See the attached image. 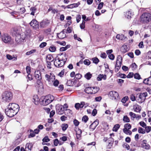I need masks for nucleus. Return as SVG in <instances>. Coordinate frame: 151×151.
Listing matches in <instances>:
<instances>
[{
    "mask_svg": "<svg viewBox=\"0 0 151 151\" xmlns=\"http://www.w3.org/2000/svg\"><path fill=\"white\" fill-rule=\"evenodd\" d=\"M56 113L58 114L61 115L64 112V108L62 105H58L56 107Z\"/></svg>",
    "mask_w": 151,
    "mask_h": 151,
    "instance_id": "obj_12",
    "label": "nucleus"
},
{
    "mask_svg": "<svg viewBox=\"0 0 151 151\" xmlns=\"http://www.w3.org/2000/svg\"><path fill=\"white\" fill-rule=\"evenodd\" d=\"M143 83L147 85H151V83L150 82L148 78L145 79L144 80Z\"/></svg>",
    "mask_w": 151,
    "mask_h": 151,
    "instance_id": "obj_44",
    "label": "nucleus"
},
{
    "mask_svg": "<svg viewBox=\"0 0 151 151\" xmlns=\"http://www.w3.org/2000/svg\"><path fill=\"white\" fill-rule=\"evenodd\" d=\"M5 112L6 115L10 117H12L15 115L14 113V112L12 109H9L8 107L7 108L5 109Z\"/></svg>",
    "mask_w": 151,
    "mask_h": 151,
    "instance_id": "obj_14",
    "label": "nucleus"
},
{
    "mask_svg": "<svg viewBox=\"0 0 151 151\" xmlns=\"http://www.w3.org/2000/svg\"><path fill=\"white\" fill-rule=\"evenodd\" d=\"M145 130L147 133L150 132L151 130V127L150 126H146L145 127Z\"/></svg>",
    "mask_w": 151,
    "mask_h": 151,
    "instance_id": "obj_49",
    "label": "nucleus"
},
{
    "mask_svg": "<svg viewBox=\"0 0 151 151\" xmlns=\"http://www.w3.org/2000/svg\"><path fill=\"white\" fill-rule=\"evenodd\" d=\"M129 115L131 117V119L132 120H134L136 117V114L132 112H130L129 113Z\"/></svg>",
    "mask_w": 151,
    "mask_h": 151,
    "instance_id": "obj_41",
    "label": "nucleus"
},
{
    "mask_svg": "<svg viewBox=\"0 0 151 151\" xmlns=\"http://www.w3.org/2000/svg\"><path fill=\"white\" fill-rule=\"evenodd\" d=\"M36 51V49H32L30 50V51L27 52L26 54V55H29L35 53Z\"/></svg>",
    "mask_w": 151,
    "mask_h": 151,
    "instance_id": "obj_33",
    "label": "nucleus"
},
{
    "mask_svg": "<svg viewBox=\"0 0 151 151\" xmlns=\"http://www.w3.org/2000/svg\"><path fill=\"white\" fill-rule=\"evenodd\" d=\"M82 101L80 103H76L75 104V107L77 110H78L80 108H83V106L82 105Z\"/></svg>",
    "mask_w": 151,
    "mask_h": 151,
    "instance_id": "obj_24",
    "label": "nucleus"
},
{
    "mask_svg": "<svg viewBox=\"0 0 151 151\" xmlns=\"http://www.w3.org/2000/svg\"><path fill=\"white\" fill-rule=\"evenodd\" d=\"M88 117L87 116H84L82 118V120L83 121H84L85 123H86L87 122V121L88 120Z\"/></svg>",
    "mask_w": 151,
    "mask_h": 151,
    "instance_id": "obj_50",
    "label": "nucleus"
},
{
    "mask_svg": "<svg viewBox=\"0 0 151 151\" xmlns=\"http://www.w3.org/2000/svg\"><path fill=\"white\" fill-rule=\"evenodd\" d=\"M142 147L146 150H148L150 149V146L147 143V141L145 140H143L141 144Z\"/></svg>",
    "mask_w": 151,
    "mask_h": 151,
    "instance_id": "obj_13",
    "label": "nucleus"
},
{
    "mask_svg": "<svg viewBox=\"0 0 151 151\" xmlns=\"http://www.w3.org/2000/svg\"><path fill=\"white\" fill-rule=\"evenodd\" d=\"M92 87H88L86 88L84 91L88 94H92Z\"/></svg>",
    "mask_w": 151,
    "mask_h": 151,
    "instance_id": "obj_23",
    "label": "nucleus"
},
{
    "mask_svg": "<svg viewBox=\"0 0 151 151\" xmlns=\"http://www.w3.org/2000/svg\"><path fill=\"white\" fill-rule=\"evenodd\" d=\"M43 142H47L50 141L48 136H46L42 139Z\"/></svg>",
    "mask_w": 151,
    "mask_h": 151,
    "instance_id": "obj_48",
    "label": "nucleus"
},
{
    "mask_svg": "<svg viewBox=\"0 0 151 151\" xmlns=\"http://www.w3.org/2000/svg\"><path fill=\"white\" fill-rule=\"evenodd\" d=\"M130 98L132 101H136V96H135L134 94H132L130 95Z\"/></svg>",
    "mask_w": 151,
    "mask_h": 151,
    "instance_id": "obj_45",
    "label": "nucleus"
},
{
    "mask_svg": "<svg viewBox=\"0 0 151 151\" xmlns=\"http://www.w3.org/2000/svg\"><path fill=\"white\" fill-rule=\"evenodd\" d=\"M85 21H83L82 23L80 24V27L81 29H83L85 28Z\"/></svg>",
    "mask_w": 151,
    "mask_h": 151,
    "instance_id": "obj_55",
    "label": "nucleus"
},
{
    "mask_svg": "<svg viewBox=\"0 0 151 151\" xmlns=\"http://www.w3.org/2000/svg\"><path fill=\"white\" fill-rule=\"evenodd\" d=\"M108 57L111 60H113L114 59L115 56L113 54H110L108 55Z\"/></svg>",
    "mask_w": 151,
    "mask_h": 151,
    "instance_id": "obj_63",
    "label": "nucleus"
},
{
    "mask_svg": "<svg viewBox=\"0 0 151 151\" xmlns=\"http://www.w3.org/2000/svg\"><path fill=\"white\" fill-rule=\"evenodd\" d=\"M99 124V120L96 119L90 125L91 128L92 130H93L96 128Z\"/></svg>",
    "mask_w": 151,
    "mask_h": 151,
    "instance_id": "obj_17",
    "label": "nucleus"
},
{
    "mask_svg": "<svg viewBox=\"0 0 151 151\" xmlns=\"http://www.w3.org/2000/svg\"><path fill=\"white\" fill-rule=\"evenodd\" d=\"M97 80L98 81H100L103 79L104 80H106V75H103L102 74H99L98 76L97 77Z\"/></svg>",
    "mask_w": 151,
    "mask_h": 151,
    "instance_id": "obj_22",
    "label": "nucleus"
},
{
    "mask_svg": "<svg viewBox=\"0 0 151 151\" xmlns=\"http://www.w3.org/2000/svg\"><path fill=\"white\" fill-rule=\"evenodd\" d=\"M92 94H95L99 90V87H92Z\"/></svg>",
    "mask_w": 151,
    "mask_h": 151,
    "instance_id": "obj_29",
    "label": "nucleus"
},
{
    "mask_svg": "<svg viewBox=\"0 0 151 151\" xmlns=\"http://www.w3.org/2000/svg\"><path fill=\"white\" fill-rule=\"evenodd\" d=\"M40 101V99L37 95H35L34 96L32 101L34 103V104L36 105H38L39 101Z\"/></svg>",
    "mask_w": 151,
    "mask_h": 151,
    "instance_id": "obj_19",
    "label": "nucleus"
},
{
    "mask_svg": "<svg viewBox=\"0 0 151 151\" xmlns=\"http://www.w3.org/2000/svg\"><path fill=\"white\" fill-rule=\"evenodd\" d=\"M11 15L13 16L14 17L16 18H18V17L19 12H17L14 11L10 13Z\"/></svg>",
    "mask_w": 151,
    "mask_h": 151,
    "instance_id": "obj_27",
    "label": "nucleus"
},
{
    "mask_svg": "<svg viewBox=\"0 0 151 151\" xmlns=\"http://www.w3.org/2000/svg\"><path fill=\"white\" fill-rule=\"evenodd\" d=\"M65 32L64 30H63L60 33H58L57 36L58 38L60 39H62L65 38L66 37V35Z\"/></svg>",
    "mask_w": 151,
    "mask_h": 151,
    "instance_id": "obj_20",
    "label": "nucleus"
},
{
    "mask_svg": "<svg viewBox=\"0 0 151 151\" xmlns=\"http://www.w3.org/2000/svg\"><path fill=\"white\" fill-rule=\"evenodd\" d=\"M53 81V84L54 86L55 87L57 86L59 84V82L57 80H56L55 81L54 80Z\"/></svg>",
    "mask_w": 151,
    "mask_h": 151,
    "instance_id": "obj_60",
    "label": "nucleus"
},
{
    "mask_svg": "<svg viewBox=\"0 0 151 151\" xmlns=\"http://www.w3.org/2000/svg\"><path fill=\"white\" fill-rule=\"evenodd\" d=\"M82 131L81 130L78 129V131H77L76 133V138L78 139H80Z\"/></svg>",
    "mask_w": 151,
    "mask_h": 151,
    "instance_id": "obj_28",
    "label": "nucleus"
},
{
    "mask_svg": "<svg viewBox=\"0 0 151 151\" xmlns=\"http://www.w3.org/2000/svg\"><path fill=\"white\" fill-rule=\"evenodd\" d=\"M84 63L86 65H88L90 64V62L88 60H85L84 61Z\"/></svg>",
    "mask_w": 151,
    "mask_h": 151,
    "instance_id": "obj_62",
    "label": "nucleus"
},
{
    "mask_svg": "<svg viewBox=\"0 0 151 151\" xmlns=\"http://www.w3.org/2000/svg\"><path fill=\"white\" fill-rule=\"evenodd\" d=\"M147 95V92L137 94L136 95V101L139 104H141L145 101Z\"/></svg>",
    "mask_w": 151,
    "mask_h": 151,
    "instance_id": "obj_6",
    "label": "nucleus"
},
{
    "mask_svg": "<svg viewBox=\"0 0 151 151\" xmlns=\"http://www.w3.org/2000/svg\"><path fill=\"white\" fill-rule=\"evenodd\" d=\"M123 131L124 132L127 134L131 135L132 132L131 131L129 130V129H123Z\"/></svg>",
    "mask_w": 151,
    "mask_h": 151,
    "instance_id": "obj_37",
    "label": "nucleus"
},
{
    "mask_svg": "<svg viewBox=\"0 0 151 151\" xmlns=\"http://www.w3.org/2000/svg\"><path fill=\"white\" fill-rule=\"evenodd\" d=\"M82 75L79 73L76 74L75 76V78L77 79H80L82 77Z\"/></svg>",
    "mask_w": 151,
    "mask_h": 151,
    "instance_id": "obj_51",
    "label": "nucleus"
},
{
    "mask_svg": "<svg viewBox=\"0 0 151 151\" xmlns=\"http://www.w3.org/2000/svg\"><path fill=\"white\" fill-rule=\"evenodd\" d=\"M141 21L144 23L149 22L151 20V14L149 13H145L141 16Z\"/></svg>",
    "mask_w": 151,
    "mask_h": 151,
    "instance_id": "obj_5",
    "label": "nucleus"
},
{
    "mask_svg": "<svg viewBox=\"0 0 151 151\" xmlns=\"http://www.w3.org/2000/svg\"><path fill=\"white\" fill-rule=\"evenodd\" d=\"M6 56L7 59L9 60H12L13 61H16L17 60V57L15 56L13 57L9 54L7 55Z\"/></svg>",
    "mask_w": 151,
    "mask_h": 151,
    "instance_id": "obj_25",
    "label": "nucleus"
},
{
    "mask_svg": "<svg viewBox=\"0 0 151 151\" xmlns=\"http://www.w3.org/2000/svg\"><path fill=\"white\" fill-rule=\"evenodd\" d=\"M64 69L62 70L59 73L58 75L61 77H63L64 74Z\"/></svg>",
    "mask_w": 151,
    "mask_h": 151,
    "instance_id": "obj_64",
    "label": "nucleus"
},
{
    "mask_svg": "<svg viewBox=\"0 0 151 151\" xmlns=\"http://www.w3.org/2000/svg\"><path fill=\"white\" fill-rule=\"evenodd\" d=\"M129 98L127 96L124 97L121 100V102L123 103H125L126 101L128 100Z\"/></svg>",
    "mask_w": 151,
    "mask_h": 151,
    "instance_id": "obj_46",
    "label": "nucleus"
},
{
    "mask_svg": "<svg viewBox=\"0 0 151 151\" xmlns=\"http://www.w3.org/2000/svg\"><path fill=\"white\" fill-rule=\"evenodd\" d=\"M26 69L27 73L28 74H30L31 70L30 66H27Z\"/></svg>",
    "mask_w": 151,
    "mask_h": 151,
    "instance_id": "obj_59",
    "label": "nucleus"
},
{
    "mask_svg": "<svg viewBox=\"0 0 151 151\" xmlns=\"http://www.w3.org/2000/svg\"><path fill=\"white\" fill-rule=\"evenodd\" d=\"M12 94L11 92L6 91L2 94V99L4 101L9 102L12 99Z\"/></svg>",
    "mask_w": 151,
    "mask_h": 151,
    "instance_id": "obj_4",
    "label": "nucleus"
},
{
    "mask_svg": "<svg viewBox=\"0 0 151 151\" xmlns=\"http://www.w3.org/2000/svg\"><path fill=\"white\" fill-rule=\"evenodd\" d=\"M104 5V3L103 2L100 3L98 5L97 9H101L102 8Z\"/></svg>",
    "mask_w": 151,
    "mask_h": 151,
    "instance_id": "obj_57",
    "label": "nucleus"
},
{
    "mask_svg": "<svg viewBox=\"0 0 151 151\" xmlns=\"http://www.w3.org/2000/svg\"><path fill=\"white\" fill-rule=\"evenodd\" d=\"M56 50V48L54 45L51 46L49 48V51L52 52H55Z\"/></svg>",
    "mask_w": 151,
    "mask_h": 151,
    "instance_id": "obj_43",
    "label": "nucleus"
},
{
    "mask_svg": "<svg viewBox=\"0 0 151 151\" xmlns=\"http://www.w3.org/2000/svg\"><path fill=\"white\" fill-rule=\"evenodd\" d=\"M68 124L66 123L63 124L61 126L62 129L63 131H65L68 127Z\"/></svg>",
    "mask_w": 151,
    "mask_h": 151,
    "instance_id": "obj_31",
    "label": "nucleus"
},
{
    "mask_svg": "<svg viewBox=\"0 0 151 151\" xmlns=\"http://www.w3.org/2000/svg\"><path fill=\"white\" fill-rule=\"evenodd\" d=\"M92 60L93 63L96 64H97L99 61V59L96 57L93 58L92 59Z\"/></svg>",
    "mask_w": 151,
    "mask_h": 151,
    "instance_id": "obj_36",
    "label": "nucleus"
},
{
    "mask_svg": "<svg viewBox=\"0 0 151 151\" xmlns=\"http://www.w3.org/2000/svg\"><path fill=\"white\" fill-rule=\"evenodd\" d=\"M29 24L33 28L35 29H37L39 28V23L35 19H33Z\"/></svg>",
    "mask_w": 151,
    "mask_h": 151,
    "instance_id": "obj_11",
    "label": "nucleus"
},
{
    "mask_svg": "<svg viewBox=\"0 0 151 151\" xmlns=\"http://www.w3.org/2000/svg\"><path fill=\"white\" fill-rule=\"evenodd\" d=\"M109 96L111 97L112 99H116L118 97L119 95L116 91H112L109 92Z\"/></svg>",
    "mask_w": 151,
    "mask_h": 151,
    "instance_id": "obj_16",
    "label": "nucleus"
},
{
    "mask_svg": "<svg viewBox=\"0 0 151 151\" xmlns=\"http://www.w3.org/2000/svg\"><path fill=\"white\" fill-rule=\"evenodd\" d=\"M123 120L124 122L128 123L130 122L129 118L127 115L123 116Z\"/></svg>",
    "mask_w": 151,
    "mask_h": 151,
    "instance_id": "obj_32",
    "label": "nucleus"
},
{
    "mask_svg": "<svg viewBox=\"0 0 151 151\" xmlns=\"http://www.w3.org/2000/svg\"><path fill=\"white\" fill-rule=\"evenodd\" d=\"M2 41L6 43L9 44L12 41L11 36L8 34H4L1 36Z\"/></svg>",
    "mask_w": 151,
    "mask_h": 151,
    "instance_id": "obj_9",
    "label": "nucleus"
},
{
    "mask_svg": "<svg viewBox=\"0 0 151 151\" xmlns=\"http://www.w3.org/2000/svg\"><path fill=\"white\" fill-rule=\"evenodd\" d=\"M45 78L49 84H51L55 79V76L51 73L49 74H46L45 76Z\"/></svg>",
    "mask_w": 151,
    "mask_h": 151,
    "instance_id": "obj_8",
    "label": "nucleus"
},
{
    "mask_svg": "<svg viewBox=\"0 0 151 151\" xmlns=\"http://www.w3.org/2000/svg\"><path fill=\"white\" fill-rule=\"evenodd\" d=\"M52 11V13L53 14H55V13H57L58 12V11L57 9H53L52 8H50L48 9V11H49L50 10Z\"/></svg>",
    "mask_w": 151,
    "mask_h": 151,
    "instance_id": "obj_54",
    "label": "nucleus"
},
{
    "mask_svg": "<svg viewBox=\"0 0 151 151\" xmlns=\"http://www.w3.org/2000/svg\"><path fill=\"white\" fill-rule=\"evenodd\" d=\"M54 99V96L51 95L42 97L40 99V103L42 105L46 106L52 101Z\"/></svg>",
    "mask_w": 151,
    "mask_h": 151,
    "instance_id": "obj_3",
    "label": "nucleus"
},
{
    "mask_svg": "<svg viewBox=\"0 0 151 151\" xmlns=\"http://www.w3.org/2000/svg\"><path fill=\"white\" fill-rule=\"evenodd\" d=\"M120 127V125L118 124L115 125L113 128V131L115 132H117Z\"/></svg>",
    "mask_w": 151,
    "mask_h": 151,
    "instance_id": "obj_35",
    "label": "nucleus"
},
{
    "mask_svg": "<svg viewBox=\"0 0 151 151\" xmlns=\"http://www.w3.org/2000/svg\"><path fill=\"white\" fill-rule=\"evenodd\" d=\"M139 124L143 128H145L146 126V124L143 122H139Z\"/></svg>",
    "mask_w": 151,
    "mask_h": 151,
    "instance_id": "obj_58",
    "label": "nucleus"
},
{
    "mask_svg": "<svg viewBox=\"0 0 151 151\" xmlns=\"http://www.w3.org/2000/svg\"><path fill=\"white\" fill-rule=\"evenodd\" d=\"M128 51V48L127 46L125 45H123L121 49V51L122 52L125 53Z\"/></svg>",
    "mask_w": 151,
    "mask_h": 151,
    "instance_id": "obj_26",
    "label": "nucleus"
},
{
    "mask_svg": "<svg viewBox=\"0 0 151 151\" xmlns=\"http://www.w3.org/2000/svg\"><path fill=\"white\" fill-rule=\"evenodd\" d=\"M138 132L139 133L142 134H144L145 132V130L144 129L141 127L139 128Z\"/></svg>",
    "mask_w": 151,
    "mask_h": 151,
    "instance_id": "obj_42",
    "label": "nucleus"
},
{
    "mask_svg": "<svg viewBox=\"0 0 151 151\" xmlns=\"http://www.w3.org/2000/svg\"><path fill=\"white\" fill-rule=\"evenodd\" d=\"M92 76V75L90 72L87 73L84 75L85 78L88 80H90Z\"/></svg>",
    "mask_w": 151,
    "mask_h": 151,
    "instance_id": "obj_30",
    "label": "nucleus"
},
{
    "mask_svg": "<svg viewBox=\"0 0 151 151\" xmlns=\"http://www.w3.org/2000/svg\"><path fill=\"white\" fill-rule=\"evenodd\" d=\"M67 58V57L65 53L59 54L54 60V65L57 67H61L66 62Z\"/></svg>",
    "mask_w": 151,
    "mask_h": 151,
    "instance_id": "obj_1",
    "label": "nucleus"
},
{
    "mask_svg": "<svg viewBox=\"0 0 151 151\" xmlns=\"http://www.w3.org/2000/svg\"><path fill=\"white\" fill-rule=\"evenodd\" d=\"M122 56L119 55L118 56L117 58L116 65L115 66L116 71H118L122 65Z\"/></svg>",
    "mask_w": 151,
    "mask_h": 151,
    "instance_id": "obj_10",
    "label": "nucleus"
},
{
    "mask_svg": "<svg viewBox=\"0 0 151 151\" xmlns=\"http://www.w3.org/2000/svg\"><path fill=\"white\" fill-rule=\"evenodd\" d=\"M59 143V141L58 139H54V145L55 146H57L58 145V144Z\"/></svg>",
    "mask_w": 151,
    "mask_h": 151,
    "instance_id": "obj_61",
    "label": "nucleus"
},
{
    "mask_svg": "<svg viewBox=\"0 0 151 151\" xmlns=\"http://www.w3.org/2000/svg\"><path fill=\"white\" fill-rule=\"evenodd\" d=\"M73 123L75 126L77 127L79 125V122L78 121V120H77L76 119H74L73 120Z\"/></svg>",
    "mask_w": 151,
    "mask_h": 151,
    "instance_id": "obj_53",
    "label": "nucleus"
},
{
    "mask_svg": "<svg viewBox=\"0 0 151 151\" xmlns=\"http://www.w3.org/2000/svg\"><path fill=\"white\" fill-rule=\"evenodd\" d=\"M124 129H130L131 128V126L130 124L129 123H127L124 125Z\"/></svg>",
    "mask_w": 151,
    "mask_h": 151,
    "instance_id": "obj_40",
    "label": "nucleus"
},
{
    "mask_svg": "<svg viewBox=\"0 0 151 151\" xmlns=\"http://www.w3.org/2000/svg\"><path fill=\"white\" fill-rule=\"evenodd\" d=\"M34 76L35 78L37 80L42 79L41 73L40 71H36L35 73Z\"/></svg>",
    "mask_w": 151,
    "mask_h": 151,
    "instance_id": "obj_18",
    "label": "nucleus"
},
{
    "mask_svg": "<svg viewBox=\"0 0 151 151\" xmlns=\"http://www.w3.org/2000/svg\"><path fill=\"white\" fill-rule=\"evenodd\" d=\"M9 109H12L14 112V114L16 115L19 110V106L18 104L13 103L9 104L8 106Z\"/></svg>",
    "mask_w": 151,
    "mask_h": 151,
    "instance_id": "obj_7",
    "label": "nucleus"
},
{
    "mask_svg": "<svg viewBox=\"0 0 151 151\" xmlns=\"http://www.w3.org/2000/svg\"><path fill=\"white\" fill-rule=\"evenodd\" d=\"M114 139L111 137H110L108 139V142L109 145L112 144L114 142Z\"/></svg>",
    "mask_w": 151,
    "mask_h": 151,
    "instance_id": "obj_47",
    "label": "nucleus"
},
{
    "mask_svg": "<svg viewBox=\"0 0 151 151\" xmlns=\"http://www.w3.org/2000/svg\"><path fill=\"white\" fill-rule=\"evenodd\" d=\"M116 37L118 39L122 40L124 38V36L122 34L121 35L119 34L117 35Z\"/></svg>",
    "mask_w": 151,
    "mask_h": 151,
    "instance_id": "obj_39",
    "label": "nucleus"
},
{
    "mask_svg": "<svg viewBox=\"0 0 151 151\" xmlns=\"http://www.w3.org/2000/svg\"><path fill=\"white\" fill-rule=\"evenodd\" d=\"M125 17L128 19H130L131 18V16L133 15V13L130 11L126 12L124 14Z\"/></svg>",
    "mask_w": 151,
    "mask_h": 151,
    "instance_id": "obj_21",
    "label": "nucleus"
},
{
    "mask_svg": "<svg viewBox=\"0 0 151 151\" xmlns=\"http://www.w3.org/2000/svg\"><path fill=\"white\" fill-rule=\"evenodd\" d=\"M13 36L15 37V41L17 44H20L24 42L26 35L24 33L20 34L19 31L17 28H14L12 32Z\"/></svg>",
    "mask_w": 151,
    "mask_h": 151,
    "instance_id": "obj_2",
    "label": "nucleus"
},
{
    "mask_svg": "<svg viewBox=\"0 0 151 151\" xmlns=\"http://www.w3.org/2000/svg\"><path fill=\"white\" fill-rule=\"evenodd\" d=\"M134 77L135 79H139L140 78V76L139 74L138 73H136L134 75Z\"/></svg>",
    "mask_w": 151,
    "mask_h": 151,
    "instance_id": "obj_52",
    "label": "nucleus"
},
{
    "mask_svg": "<svg viewBox=\"0 0 151 151\" xmlns=\"http://www.w3.org/2000/svg\"><path fill=\"white\" fill-rule=\"evenodd\" d=\"M30 10L31 11V14L34 15L36 8L35 7H32L30 8Z\"/></svg>",
    "mask_w": 151,
    "mask_h": 151,
    "instance_id": "obj_38",
    "label": "nucleus"
},
{
    "mask_svg": "<svg viewBox=\"0 0 151 151\" xmlns=\"http://www.w3.org/2000/svg\"><path fill=\"white\" fill-rule=\"evenodd\" d=\"M47 43L46 42H43L40 44L39 47L41 48H42L45 47Z\"/></svg>",
    "mask_w": 151,
    "mask_h": 151,
    "instance_id": "obj_56",
    "label": "nucleus"
},
{
    "mask_svg": "<svg viewBox=\"0 0 151 151\" xmlns=\"http://www.w3.org/2000/svg\"><path fill=\"white\" fill-rule=\"evenodd\" d=\"M134 109L135 111L137 112H140L141 111L140 106L138 105H135L134 106Z\"/></svg>",
    "mask_w": 151,
    "mask_h": 151,
    "instance_id": "obj_34",
    "label": "nucleus"
},
{
    "mask_svg": "<svg viewBox=\"0 0 151 151\" xmlns=\"http://www.w3.org/2000/svg\"><path fill=\"white\" fill-rule=\"evenodd\" d=\"M50 22L48 20L44 19L40 23V27L44 28L46 27L49 24Z\"/></svg>",
    "mask_w": 151,
    "mask_h": 151,
    "instance_id": "obj_15",
    "label": "nucleus"
}]
</instances>
